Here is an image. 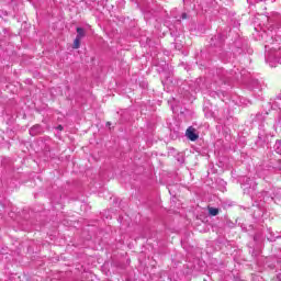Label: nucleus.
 Listing matches in <instances>:
<instances>
[{
    "label": "nucleus",
    "mask_w": 281,
    "mask_h": 281,
    "mask_svg": "<svg viewBox=\"0 0 281 281\" xmlns=\"http://www.w3.org/2000/svg\"><path fill=\"white\" fill-rule=\"evenodd\" d=\"M182 19H186V14H182Z\"/></svg>",
    "instance_id": "14"
},
{
    "label": "nucleus",
    "mask_w": 281,
    "mask_h": 281,
    "mask_svg": "<svg viewBox=\"0 0 281 281\" xmlns=\"http://www.w3.org/2000/svg\"><path fill=\"white\" fill-rule=\"evenodd\" d=\"M187 137L191 140V142H196L199 139V135L196 134L195 130L192 127H189L186 132Z\"/></svg>",
    "instance_id": "3"
},
{
    "label": "nucleus",
    "mask_w": 281,
    "mask_h": 281,
    "mask_svg": "<svg viewBox=\"0 0 281 281\" xmlns=\"http://www.w3.org/2000/svg\"><path fill=\"white\" fill-rule=\"evenodd\" d=\"M255 243H262L265 240V236L262 235V232H257L254 236Z\"/></svg>",
    "instance_id": "6"
},
{
    "label": "nucleus",
    "mask_w": 281,
    "mask_h": 281,
    "mask_svg": "<svg viewBox=\"0 0 281 281\" xmlns=\"http://www.w3.org/2000/svg\"><path fill=\"white\" fill-rule=\"evenodd\" d=\"M261 196H262V199H263L265 202H267V201H273V199H276V196L271 195V192H269V191H263V192L261 193Z\"/></svg>",
    "instance_id": "4"
},
{
    "label": "nucleus",
    "mask_w": 281,
    "mask_h": 281,
    "mask_svg": "<svg viewBox=\"0 0 281 281\" xmlns=\"http://www.w3.org/2000/svg\"><path fill=\"white\" fill-rule=\"evenodd\" d=\"M273 150L277 155H281V139L276 140Z\"/></svg>",
    "instance_id": "7"
},
{
    "label": "nucleus",
    "mask_w": 281,
    "mask_h": 281,
    "mask_svg": "<svg viewBox=\"0 0 281 281\" xmlns=\"http://www.w3.org/2000/svg\"><path fill=\"white\" fill-rule=\"evenodd\" d=\"M211 45H214V46H216V44H214V43H211Z\"/></svg>",
    "instance_id": "15"
},
{
    "label": "nucleus",
    "mask_w": 281,
    "mask_h": 281,
    "mask_svg": "<svg viewBox=\"0 0 281 281\" xmlns=\"http://www.w3.org/2000/svg\"><path fill=\"white\" fill-rule=\"evenodd\" d=\"M56 128H57V131H63L64 127H63V125H58Z\"/></svg>",
    "instance_id": "13"
},
{
    "label": "nucleus",
    "mask_w": 281,
    "mask_h": 281,
    "mask_svg": "<svg viewBox=\"0 0 281 281\" xmlns=\"http://www.w3.org/2000/svg\"><path fill=\"white\" fill-rule=\"evenodd\" d=\"M256 144L261 148H265V146H269V144H271V140H269V134H265V133L259 134Z\"/></svg>",
    "instance_id": "1"
},
{
    "label": "nucleus",
    "mask_w": 281,
    "mask_h": 281,
    "mask_svg": "<svg viewBox=\"0 0 281 281\" xmlns=\"http://www.w3.org/2000/svg\"><path fill=\"white\" fill-rule=\"evenodd\" d=\"M272 109H281V93L276 97L272 103Z\"/></svg>",
    "instance_id": "5"
},
{
    "label": "nucleus",
    "mask_w": 281,
    "mask_h": 281,
    "mask_svg": "<svg viewBox=\"0 0 281 281\" xmlns=\"http://www.w3.org/2000/svg\"><path fill=\"white\" fill-rule=\"evenodd\" d=\"M217 38H221V35H217Z\"/></svg>",
    "instance_id": "16"
},
{
    "label": "nucleus",
    "mask_w": 281,
    "mask_h": 281,
    "mask_svg": "<svg viewBox=\"0 0 281 281\" xmlns=\"http://www.w3.org/2000/svg\"><path fill=\"white\" fill-rule=\"evenodd\" d=\"M210 214H211V216H218V209L211 207L210 209Z\"/></svg>",
    "instance_id": "10"
},
{
    "label": "nucleus",
    "mask_w": 281,
    "mask_h": 281,
    "mask_svg": "<svg viewBox=\"0 0 281 281\" xmlns=\"http://www.w3.org/2000/svg\"><path fill=\"white\" fill-rule=\"evenodd\" d=\"M30 135L32 137H36V135H43V133H45V131L43 130V126L40 124L33 125L30 131H29Z\"/></svg>",
    "instance_id": "2"
},
{
    "label": "nucleus",
    "mask_w": 281,
    "mask_h": 281,
    "mask_svg": "<svg viewBox=\"0 0 281 281\" xmlns=\"http://www.w3.org/2000/svg\"><path fill=\"white\" fill-rule=\"evenodd\" d=\"M80 38L76 37L74 41V49H80Z\"/></svg>",
    "instance_id": "9"
},
{
    "label": "nucleus",
    "mask_w": 281,
    "mask_h": 281,
    "mask_svg": "<svg viewBox=\"0 0 281 281\" xmlns=\"http://www.w3.org/2000/svg\"><path fill=\"white\" fill-rule=\"evenodd\" d=\"M245 183H247V186H256V182L254 180H251L250 178H244Z\"/></svg>",
    "instance_id": "11"
},
{
    "label": "nucleus",
    "mask_w": 281,
    "mask_h": 281,
    "mask_svg": "<svg viewBox=\"0 0 281 281\" xmlns=\"http://www.w3.org/2000/svg\"><path fill=\"white\" fill-rule=\"evenodd\" d=\"M276 281H281V273L277 274Z\"/></svg>",
    "instance_id": "12"
},
{
    "label": "nucleus",
    "mask_w": 281,
    "mask_h": 281,
    "mask_svg": "<svg viewBox=\"0 0 281 281\" xmlns=\"http://www.w3.org/2000/svg\"><path fill=\"white\" fill-rule=\"evenodd\" d=\"M85 36H86L85 29L77 27V36L76 37L82 40V38H85Z\"/></svg>",
    "instance_id": "8"
}]
</instances>
